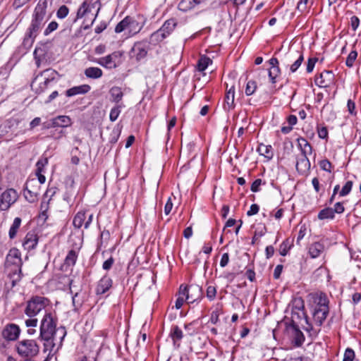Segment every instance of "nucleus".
Segmentation results:
<instances>
[{
    "instance_id": "f257e3e1",
    "label": "nucleus",
    "mask_w": 361,
    "mask_h": 361,
    "mask_svg": "<svg viewBox=\"0 0 361 361\" xmlns=\"http://www.w3.org/2000/svg\"><path fill=\"white\" fill-rule=\"evenodd\" d=\"M22 264L20 251L16 248L11 249L6 257L5 267L8 271V276L11 280L12 287H14L21 280Z\"/></svg>"
},
{
    "instance_id": "f03ea898",
    "label": "nucleus",
    "mask_w": 361,
    "mask_h": 361,
    "mask_svg": "<svg viewBox=\"0 0 361 361\" xmlns=\"http://www.w3.org/2000/svg\"><path fill=\"white\" fill-rule=\"evenodd\" d=\"M100 7L101 5L99 1L85 0L78 8L73 22L75 23L78 19L84 18L85 23L87 20H90V23L85 25L84 29L90 28L97 18Z\"/></svg>"
},
{
    "instance_id": "7ed1b4c3",
    "label": "nucleus",
    "mask_w": 361,
    "mask_h": 361,
    "mask_svg": "<svg viewBox=\"0 0 361 361\" xmlns=\"http://www.w3.org/2000/svg\"><path fill=\"white\" fill-rule=\"evenodd\" d=\"M57 72L52 69H46L37 75L32 82L31 87L37 94H42L47 90L55 80Z\"/></svg>"
},
{
    "instance_id": "20e7f679",
    "label": "nucleus",
    "mask_w": 361,
    "mask_h": 361,
    "mask_svg": "<svg viewBox=\"0 0 361 361\" xmlns=\"http://www.w3.org/2000/svg\"><path fill=\"white\" fill-rule=\"evenodd\" d=\"M44 20L35 17L32 18L31 23L27 29L22 44L26 49H30L33 45L35 38L44 25Z\"/></svg>"
},
{
    "instance_id": "39448f33",
    "label": "nucleus",
    "mask_w": 361,
    "mask_h": 361,
    "mask_svg": "<svg viewBox=\"0 0 361 361\" xmlns=\"http://www.w3.org/2000/svg\"><path fill=\"white\" fill-rule=\"evenodd\" d=\"M49 305V300L47 298L39 295L32 296L27 301L24 313L29 317H35Z\"/></svg>"
},
{
    "instance_id": "423d86ee",
    "label": "nucleus",
    "mask_w": 361,
    "mask_h": 361,
    "mask_svg": "<svg viewBox=\"0 0 361 361\" xmlns=\"http://www.w3.org/2000/svg\"><path fill=\"white\" fill-rule=\"evenodd\" d=\"M57 318L51 312H46L40 322L39 336L56 335L57 331H61V327L56 329Z\"/></svg>"
},
{
    "instance_id": "0eeeda50",
    "label": "nucleus",
    "mask_w": 361,
    "mask_h": 361,
    "mask_svg": "<svg viewBox=\"0 0 361 361\" xmlns=\"http://www.w3.org/2000/svg\"><path fill=\"white\" fill-rule=\"evenodd\" d=\"M16 350L20 356L30 359L39 353V346L35 340L24 339L17 343Z\"/></svg>"
},
{
    "instance_id": "6e6552de",
    "label": "nucleus",
    "mask_w": 361,
    "mask_h": 361,
    "mask_svg": "<svg viewBox=\"0 0 361 361\" xmlns=\"http://www.w3.org/2000/svg\"><path fill=\"white\" fill-rule=\"evenodd\" d=\"M329 300L325 295H320L313 309L312 316L314 322L321 326L329 314Z\"/></svg>"
},
{
    "instance_id": "1a4fd4ad",
    "label": "nucleus",
    "mask_w": 361,
    "mask_h": 361,
    "mask_svg": "<svg viewBox=\"0 0 361 361\" xmlns=\"http://www.w3.org/2000/svg\"><path fill=\"white\" fill-rule=\"evenodd\" d=\"M179 294L185 296L186 302L188 304L199 302L203 297L202 289L198 285L189 286L181 285L179 288Z\"/></svg>"
},
{
    "instance_id": "9d476101",
    "label": "nucleus",
    "mask_w": 361,
    "mask_h": 361,
    "mask_svg": "<svg viewBox=\"0 0 361 361\" xmlns=\"http://www.w3.org/2000/svg\"><path fill=\"white\" fill-rule=\"evenodd\" d=\"M61 334L62 336L60 338V341L59 343H56L55 336L56 335H49L46 336H39V338L44 341V351H49V355H54L61 348L63 345V341L64 337L66 335V331L64 327H61Z\"/></svg>"
},
{
    "instance_id": "9b49d317",
    "label": "nucleus",
    "mask_w": 361,
    "mask_h": 361,
    "mask_svg": "<svg viewBox=\"0 0 361 361\" xmlns=\"http://www.w3.org/2000/svg\"><path fill=\"white\" fill-rule=\"evenodd\" d=\"M41 187L39 181L35 178H32L25 183L23 195L26 200L30 203L35 202L38 200Z\"/></svg>"
},
{
    "instance_id": "f8f14e48",
    "label": "nucleus",
    "mask_w": 361,
    "mask_h": 361,
    "mask_svg": "<svg viewBox=\"0 0 361 361\" xmlns=\"http://www.w3.org/2000/svg\"><path fill=\"white\" fill-rule=\"evenodd\" d=\"M286 330L290 334L293 345L296 348L302 346L305 341V336L293 319L291 323L286 326Z\"/></svg>"
},
{
    "instance_id": "ddd939ff",
    "label": "nucleus",
    "mask_w": 361,
    "mask_h": 361,
    "mask_svg": "<svg viewBox=\"0 0 361 361\" xmlns=\"http://www.w3.org/2000/svg\"><path fill=\"white\" fill-rule=\"evenodd\" d=\"M17 192L12 188L7 189L0 194V210L6 211L18 200Z\"/></svg>"
},
{
    "instance_id": "4468645a",
    "label": "nucleus",
    "mask_w": 361,
    "mask_h": 361,
    "mask_svg": "<svg viewBox=\"0 0 361 361\" xmlns=\"http://www.w3.org/2000/svg\"><path fill=\"white\" fill-rule=\"evenodd\" d=\"M149 43L145 40L135 42L130 50V56L135 58L137 61L145 59L149 50Z\"/></svg>"
},
{
    "instance_id": "2eb2a0df",
    "label": "nucleus",
    "mask_w": 361,
    "mask_h": 361,
    "mask_svg": "<svg viewBox=\"0 0 361 361\" xmlns=\"http://www.w3.org/2000/svg\"><path fill=\"white\" fill-rule=\"evenodd\" d=\"M304 308L305 305L303 300L301 298H295L293 303L292 317L293 319H294L295 315H297L298 318H300L301 316L303 317L305 319L306 324L308 326L307 327L305 328V330L307 331H310L312 330V326L309 323L308 317L304 311Z\"/></svg>"
},
{
    "instance_id": "dca6fc26",
    "label": "nucleus",
    "mask_w": 361,
    "mask_h": 361,
    "mask_svg": "<svg viewBox=\"0 0 361 361\" xmlns=\"http://www.w3.org/2000/svg\"><path fill=\"white\" fill-rule=\"evenodd\" d=\"M73 122L71 118L68 116H56L47 123H44V128H67L72 125Z\"/></svg>"
},
{
    "instance_id": "f3484780",
    "label": "nucleus",
    "mask_w": 361,
    "mask_h": 361,
    "mask_svg": "<svg viewBox=\"0 0 361 361\" xmlns=\"http://www.w3.org/2000/svg\"><path fill=\"white\" fill-rule=\"evenodd\" d=\"M85 219L86 212L85 211H79L73 218V224L74 227L76 228H80L84 225L85 229L88 228L92 224L93 214H90L86 221H85Z\"/></svg>"
},
{
    "instance_id": "a211bd4d",
    "label": "nucleus",
    "mask_w": 361,
    "mask_h": 361,
    "mask_svg": "<svg viewBox=\"0 0 361 361\" xmlns=\"http://www.w3.org/2000/svg\"><path fill=\"white\" fill-rule=\"evenodd\" d=\"M141 18L140 16L137 18L128 16V36H133L140 32L145 24V20L140 21Z\"/></svg>"
},
{
    "instance_id": "6ab92c4d",
    "label": "nucleus",
    "mask_w": 361,
    "mask_h": 361,
    "mask_svg": "<svg viewBox=\"0 0 361 361\" xmlns=\"http://www.w3.org/2000/svg\"><path fill=\"white\" fill-rule=\"evenodd\" d=\"M334 75L331 71H324L315 78V84L319 87H328L333 82Z\"/></svg>"
},
{
    "instance_id": "aec40b11",
    "label": "nucleus",
    "mask_w": 361,
    "mask_h": 361,
    "mask_svg": "<svg viewBox=\"0 0 361 361\" xmlns=\"http://www.w3.org/2000/svg\"><path fill=\"white\" fill-rule=\"evenodd\" d=\"M113 281L108 276L104 275L97 283L95 288V293L99 295H104L107 293L112 287Z\"/></svg>"
},
{
    "instance_id": "412c9836",
    "label": "nucleus",
    "mask_w": 361,
    "mask_h": 361,
    "mask_svg": "<svg viewBox=\"0 0 361 361\" xmlns=\"http://www.w3.org/2000/svg\"><path fill=\"white\" fill-rule=\"evenodd\" d=\"M207 0H181L178 4V9L184 12L199 8L205 5Z\"/></svg>"
},
{
    "instance_id": "4be33fe9",
    "label": "nucleus",
    "mask_w": 361,
    "mask_h": 361,
    "mask_svg": "<svg viewBox=\"0 0 361 361\" xmlns=\"http://www.w3.org/2000/svg\"><path fill=\"white\" fill-rule=\"evenodd\" d=\"M20 332V330L18 325L10 324L4 329L2 336L7 341H15L18 338Z\"/></svg>"
},
{
    "instance_id": "5701e85b",
    "label": "nucleus",
    "mask_w": 361,
    "mask_h": 361,
    "mask_svg": "<svg viewBox=\"0 0 361 361\" xmlns=\"http://www.w3.org/2000/svg\"><path fill=\"white\" fill-rule=\"evenodd\" d=\"M38 236L34 231L28 232L23 242L24 249L27 251L35 249L38 243Z\"/></svg>"
},
{
    "instance_id": "b1692460",
    "label": "nucleus",
    "mask_w": 361,
    "mask_h": 361,
    "mask_svg": "<svg viewBox=\"0 0 361 361\" xmlns=\"http://www.w3.org/2000/svg\"><path fill=\"white\" fill-rule=\"evenodd\" d=\"M91 90L89 85H81L79 86L73 87L66 91V95L68 97H73L77 94H84L87 93Z\"/></svg>"
},
{
    "instance_id": "393cba45",
    "label": "nucleus",
    "mask_w": 361,
    "mask_h": 361,
    "mask_svg": "<svg viewBox=\"0 0 361 361\" xmlns=\"http://www.w3.org/2000/svg\"><path fill=\"white\" fill-rule=\"evenodd\" d=\"M47 0H39L36 7L35 8L32 17L44 19L47 8Z\"/></svg>"
},
{
    "instance_id": "a878e982",
    "label": "nucleus",
    "mask_w": 361,
    "mask_h": 361,
    "mask_svg": "<svg viewBox=\"0 0 361 361\" xmlns=\"http://www.w3.org/2000/svg\"><path fill=\"white\" fill-rule=\"evenodd\" d=\"M177 25L176 20L174 18H171L164 22L163 25L159 28V30L164 33L166 36H169L173 31L174 30L176 26Z\"/></svg>"
},
{
    "instance_id": "bb28decb",
    "label": "nucleus",
    "mask_w": 361,
    "mask_h": 361,
    "mask_svg": "<svg viewBox=\"0 0 361 361\" xmlns=\"http://www.w3.org/2000/svg\"><path fill=\"white\" fill-rule=\"evenodd\" d=\"M298 145L301 150V154L310 155L312 153V147L310 142L303 137L297 139Z\"/></svg>"
},
{
    "instance_id": "cd10ccee",
    "label": "nucleus",
    "mask_w": 361,
    "mask_h": 361,
    "mask_svg": "<svg viewBox=\"0 0 361 361\" xmlns=\"http://www.w3.org/2000/svg\"><path fill=\"white\" fill-rule=\"evenodd\" d=\"M85 75L91 79L100 78L103 75V71L98 67H89L84 71Z\"/></svg>"
},
{
    "instance_id": "c85d7f7f",
    "label": "nucleus",
    "mask_w": 361,
    "mask_h": 361,
    "mask_svg": "<svg viewBox=\"0 0 361 361\" xmlns=\"http://www.w3.org/2000/svg\"><path fill=\"white\" fill-rule=\"evenodd\" d=\"M324 250V245L319 242L312 243L309 247V253L312 258H316L319 257Z\"/></svg>"
},
{
    "instance_id": "c756f323",
    "label": "nucleus",
    "mask_w": 361,
    "mask_h": 361,
    "mask_svg": "<svg viewBox=\"0 0 361 361\" xmlns=\"http://www.w3.org/2000/svg\"><path fill=\"white\" fill-rule=\"evenodd\" d=\"M95 62L106 68L111 69L117 67L116 62L114 61L109 55L97 59Z\"/></svg>"
},
{
    "instance_id": "7c9ffc66",
    "label": "nucleus",
    "mask_w": 361,
    "mask_h": 361,
    "mask_svg": "<svg viewBox=\"0 0 361 361\" xmlns=\"http://www.w3.org/2000/svg\"><path fill=\"white\" fill-rule=\"evenodd\" d=\"M257 151L259 152L260 155L264 156L269 160L273 158L274 153L271 145H265L264 144H260L258 146Z\"/></svg>"
},
{
    "instance_id": "2f4dec72",
    "label": "nucleus",
    "mask_w": 361,
    "mask_h": 361,
    "mask_svg": "<svg viewBox=\"0 0 361 361\" xmlns=\"http://www.w3.org/2000/svg\"><path fill=\"white\" fill-rule=\"evenodd\" d=\"M235 88L233 85L227 92L225 96V105L227 106L228 110L234 107ZM226 109V106H224Z\"/></svg>"
},
{
    "instance_id": "473e14b6",
    "label": "nucleus",
    "mask_w": 361,
    "mask_h": 361,
    "mask_svg": "<svg viewBox=\"0 0 361 361\" xmlns=\"http://www.w3.org/2000/svg\"><path fill=\"white\" fill-rule=\"evenodd\" d=\"M109 94L112 102L116 104H118L123 97V92H122L121 88L117 86L112 87L109 90Z\"/></svg>"
},
{
    "instance_id": "72a5a7b5",
    "label": "nucleus",
    "mask_w": 361,
    "mask_h": 361,
    "mask_svg": "<svg viewBox=\"0 0 361 361\" xmlns=\"http://www.w3.org/2000/svg\"><path fill=\"white\" fill-rule=\"evenodd\" d=\"M22 220L20 217H16L10 227L8 231V236L10 239H13L16 237L18 230L20 229Z\"/></svg>"
},
{
    "instance_id": "f704fd0d",
    "label": "nucleus",
    "mask_w": 361,
    "mask_h": 361,
    "mask_svg": "<svg viewBox=\"0 0 361 361\" xmlns=\"http://www.w3.org/2000/svg\"><path fill=\"white\" fill-rule=\"evenodd\" d=\"M170 336L173 343L176 344L177 341H180L183 338V334L178 326H173L170 331Z\"/></svg>"
},
{
    "instance_id": "c9c22d12",
    "label": "nucleus",
    "mask_w": 361,
    "mask_h": 361,
    "mask_svg": "<svg viewBox=\"0 0 361 361\" xmlns=\"http://www.w3.org/2000/svg\"><path fill=\"white\" fill-rule=\"evenodd\" d=\"M212 63V59L207 56H201L197 64V69L199 71H204L209 64Z\"/></svg>"
},
{
    "instance_id": "e433bc0d",
    "label": "nucleus",
    "mask_w": 361,
    "mask_h": 361,
    "mask_svg": "<svg viewBox=\"0 0 361 361\" xmlns=\"http://www.w3.org/2000/svg\"><path fill=\"white\" fill-rule=\"evenodd\" d=\"M78 256V252L74 250H70L65 258V264L69 267L74 266L77 261Z\"/></svg>"
},
{
    "instance_id": "4c0bfd02",
    "label": "nucleus",
    "mask_w": 361,
    "mask_h": 361,
    "mask_svg": "<svg viewBox=\"0 0 361 361\" xmlns=\"http://www.w3.org/2000/svg\"><path fill=\"white\" fill-rule=\"evenodd\" d=\"M307 156L308 155L301 154L300 158H299L297 160L296 168L298 170L299 169L300 167L301 168V170H303V171L310 169V162L307 158Z\"/></svg>"
},
{
    "instance_id": "58836bf2",
    "label": "nucleus",
    "mask_w": 361,
    "mask_h": 361,
    "mask_svg": "<svg viewBox=\"0 0 361 361\" xmlns=\"http://www.w3.org/2000/svg\"><path fill=\"white\" fill-rule=\"evenodd\" d=\"M335 217V215L333 212V208L326 207L322 209L318 214V219L320 220L324 219H333Z\"/></svg>"
},
{
    "instance_id": "ea45409f",
    "label": "nucleus",
    "mask_w": 361,
    "mask_h": 361,
    "mask_svg": "<svg viewBox=\"0 0 361 361\" xmlns=\"http://www.w3.org/2000/svg\"><path fill=\"white\" fill-rule=\"evenodd\" d=\"M166 36L159 29L156 32H153L150 36V42L152 44H157L162 42Z\"/></svg>"
},
{
    "instance_id": "a19ab883",
    "label": "nucleus",
    "mask_w": 361,
    "mask_h": 361,
    "mask_svg": "<svg viewBox=\"0 0 361 361\" xmlns=\"http://www.w3.org/2000/svg\"><path fill=\"white\" fill-rule=\"evenodd\" d=\"M123 106H124L122 104H116L115 106H114L111 109L110 114H109V119L111 121L114 122V121H116V119L118 118V117L119 116V115L121 114V109Z\"/></svg>"
},
{
    "instance_id": "79ce46f5",
    "label": "nucleus",
    "mask_w": 361,
    "mask_h": 361,
    "mask_svg": "<svg viewBox=\"0 0 361 361\" xmlns=\"http://www.w3.org/2000/svg\"><path fill=\"white\" fill-rule=\"evenodd\" d=\"M128 16H126L116 25V26L115 27V32L121 33L126 30L128 32Z\"/></svg>"
},
{
    "instance_id": "37998d69",
    "label": "nucleus",
    "mask_w": 361,
    "mask_h": 361,
    "mask_svg": "<svg viewBox=\"0 0 361 361\" xmlns=\"http://www.w3.org/2000/svg\"><path fill=\"white\" fill-rule=\"evenodd\" d=\"M281 73V69L279 66L277 67H270L269 70V78L271 82V83L274 84L276 82V78Z\"/></svg>"
},
{
    "instance_id": "c03bdc74",
    "label": "nucleus",
    "mask_w": 361,
    "mask_h": 361,
    "mask_svg": "<svg viewBox=\"0 0 361 361\" xmlns=\"http://www.w3.org/2000/svg\"><path fill=\"white\" fill-rule=\"evenodd\" d=\"M312 0H300L298 3L297 9L302 13L305 12L312 6Z\"/></svg>"
},
{
    "instance_id": "a18cd8bd",
    "label": "nucleus",
    "mask_w": 361,
    "mask_h": 361,
    "mask_svg": "<svg viewBox=\"0 0 361 361\" xmlns=\"http://www.w3.org/2000/svg\"><path fill=\"white\" fill-rule=\"evenodd\" d=\"M296 53L298 54V58L290 67V71L291 73H295L301 66L304 60V56L302 52L296 51Z\"/></svg>"
},
{
    "instance_id": "49530a36",
    "label": "nucleus",
    "mask_w": 361,
    "mask_h": 361,
    "mask_svg": "<svg viewBox=\"0 0 361 361\" xmlns=\"http://www.w3.org/2000/svg\"><path fill=\"white\" fill-rule=\"evenodd\" d=\"M357 57V52L355 50L351 51L345 61L346 66L351 68L353 66L354 63Z\"/></svg>"
},
{
    "instance_id": "de8ad7c7",
    "label": "nucleus",
    "mask_w": 361,
    "mask_h": 361,
    "mask_svg": "<svg viewBox=\"0 0 361 361\" xmlns=\"http://www.w3.org/2000/svg\"><path fill=\"white\" fill-rule=\"evenodd\" d=\"M353 185V182L352 180H348L345 183V184L343 185V187L342 188L341 190L340 191L339 195L341 197H344V196L348 195L350 192Z\"/></svg>"
},
{
    "instance_id": "09e8293b",
    "label": "nucleus",
    "mask_w": 361,
    "mask_h": 361,
    "mask_svg": "<svg viewBox=\"0 0 361 361\" xmlns=\"http://www.w3.org/2000/svg\"><path fill=\"white\" fill-rule=\"evenodd\" d=\"M257 89V83L254 80H250L247 82L245 94L247 96L253 94Z\"/></svg>"
},
{
    "instance_id": "8fccbe9b",
    "label": "nucleus",
    "mask_w": 361,
    "mask_h": 361,
    "mask_svg": "<svg viewBox=\"0 0 361 361\" xmlns=\"http://www.w3.org/2000/svg\"><path fill=\"white\" fill-rule=\"evenodd\" d=\"M216 295V288L215 286L209 285L207 288L206 296L209 300L212 301L215 299Z\"/></svg>"
},
{
    "instance_id": "3c124183",
    "label": "nucleus",
    "mask_w": 361,
    "mask_h": 361,
    "mask_svg": "<svg viewBox=\"0 0 361 361\" xmlns=\"http://www.w3.org/2000/svg\"><path fill=\"white\" fill-rule=\"evenodd\" d=\"M195 322H190L189 324H186L184 326L185 330L187 332V334L190 336H194L197 333V328L195 327Z\"/></svg>"
},
{
    "instance_id": "603ef678",
    "label": "nucleus",
    "mask_w": 361,
    "mask_h": 361,
    "mask_svg": "<svg viewBox=\"0 0 361 361\" xmlns=\"http://www.w3.org/2000/svg\"><path fill=\"white\" fill-rule=\"evenodd\" d=\"M68 13L69 8L66 5H63L58 9L56 16L60 19H63L68 16Z\"/></svg>"
},
{
    "instance_id": "864d4df0",
    "label": "nucleus",
    "mask_w": 361,
    "mask_h": 361,
    "mask_svg": "<svg viewBox=\"0 0 361 361\" xmlns=\"http://www.w3.org/2000/svg\"><path fill=\"white\" fill-rule=\"evenodd\" d=\"M221 307V304H217L216 310L213 311L210 317V322L213 324H216L219 322V310Z\"/></svg>"
},
{
    "instance_id": "5fc2aeb1",
    "label": "nucleus",
    "mask_w": 361,
    "mask_h": 361,
    "mask_svg": "<svg viewBox=\"0 0 361 361\" xmlns=\"http://www.w3.org/2000/svg\"><path fill=\"white\" fill-rule=\"evenodd\" d=\"M355 357V354L354 350L350 348H348L345 350L343 361H353Z\"/></svg>"
},
{
    "instance_id": "6e6d98bb",
    "label": "nucleus",
    "mask_w": 361,
    "mask_h": 361,
    "mask_svg": "<svg viewBox=\"0 0 361 361\" xmlns=\"http://www.w3.org/2000/svg\"><path fill=\"white\" fill-rule=\"evenodd\" d=\"M48 164L47 158H42L37 161L36 164V172L42 173L44 172V166Z\"/></svg>"
},
{
    "instance_id": "4d7b16f0",
    "label": "nucleus",
    "mask_w": 361,
    "mask_h": 361,
    "mask_svg": "<svg viewBox=\"0 0 361 361\" xmlns=\"http://www.w3.org/2000/svg\"><path fill=\"white\" fill-rule=\"evenodd\" d=\"M58 23L56 21H51L44 31V35L48 36L50 33L55 31L58 28Z\"/></svg>"
},
{
    "instance_id": "13d9d810",
    "label": "nucleus",
    "mask_w": 361,
    "mask_h": 361,
    "mask_svg": "<svg viewBox=\"0 0 361 361\" xmlns=\"http://www.w3.org/2000/svg\"><path fill=\"white\" fill-rule=\"evenodd\" d=\"M319 166L321 169L325 171L331 172L332 169V164L328 159H323L320 161Z\"/></svg>"
},
{
    "instance_id": "bf43d9fd",
    "label": "nucleus",
    "mask_w": 361,
    "mask_h": 361,
    "mask_svg": "<svg viewBox=\"0 0 361 361\" xmlns=\"http://www.w3.org/2000/svg\"><path fill=\"white\" fill-rule=\"evenodd\" d=\"M49 202H46L45 201H42V203H41V205H40V209H41V214H40V216L42 218H43L44 220H46L47 218H48V215H47V210H48V208H49Z\"/></svg>"
},
{
    "instance_id": "052dcab7",
    "label": "nucleus",
    "mask_w": 361,
    "mask_h": 361,
    "mask_svg": "<svg viewBox=\"0 0 361 361\" xmlns=\"http://www.w3.org/2000/svg\"><path fill=\"white\" fill-rule=\"evenodd\" d=\"M262 184H265V182H262V179L257 178L256 179L251 185L250 190L254 192H257L259 191V187Z\"/></svg>"
},
{
    "instance_id": "680f3d73",
    "label": "nucleus",
    "mask_w": 361,
    "mask_h": 361,
    "mask_svg": "<svg viewBox=\"0 0 361 361\" xmlns=\"http://www.w3.org/2000/svg\"><path fill=\"white\" fill-rule=\"evenodd\" d=\"M318 61V59L316 57L309 58L307 63V72L311 73L314 70L315 63Z\"/></svg>"
},
{
    "instance_id": "e2e57ef3",
    "label": "nucleus",
    "mask_w": 361,
    "mask_h": 361,
    "mask_svg": "<svg viewBox=\"0 0 361 361\" xmlns=\"http://www.w3.org/2000/svg\"><path fill=\"white\" fill-rule=\"evenodd\" d=\"M290 247L288 245V243L286 241H283L280 245L279 252L282 256H286L290 250Z\"/></svg>"
},
{
    "instance_id": "0e129e2a",
    "label": "nucleus",
    "mask_w": 361,
    "mask_h": 361,
    "mask_svg": "<svg viewBox=\"0 0 361 361\" xmlns=\"http://www.w3.org/2000/svg\"><path fill=\"white\" fill-rule=\"evenodd\" d=\"M318 136L321 139H326L328 137V130L326 127L318 128L317 130Z\"/></svg>"
},
{
    "instance_id": "69168bd1",
    "label": "nucleus",
    "mask_w": 361,
    "mask_h": 361,
    "mask_svg": "<svg viewBox=\"0 0 361 361\" xmlns=\"http://www.w3.org/2000/svg\"><path fill=\"white\" fill-rule=\"evenodd\" d=\"M38 320L35 317H30L25 321L27 327H36L37 326Z\"/></svg>"
},
{
    "instance_id": "338daca9",
    "label": "nucleus",
    "mask_w": 361,
    "mask_h": 361,
    "mask_svg": "<svg viewBox=\"0 0 361 361\" xmlns=\"http://www.w3.org/2000/svg\"><path fill=\"white\" fill-rule=\"evenodd\" d=\"M114 259L113 257H110L108 259H106V261L104 262V263L102 264V268L106 271L109 270L112 267V265L114 264Z\"/></svg>"
},
{
    "instance_id": "774afa93",
    "label": "nucleus",
    "mask_w": 361,
    "mask_h": 361,
    "mask_svg": "<svg viewBox=\"0 0 361 361\" xmlns=\"http://www.w3.org/2000/svg\"><path fill=\"white\" fill-rule=\"evenodd\" d=\"M347 107L349 113L351 115H355L356 111H355V104L352 99H348L347 103Z\"/></svg>"
}]
</instances>
